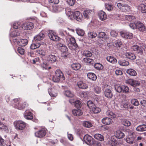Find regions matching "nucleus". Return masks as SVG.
<instances>
[{
  "label": "nucleus",
  "instance_id": "bb28decb",
  "mask_svg": "<svg viewBox=\"0 0 146 146\" xmlns=\"http://www.w3.org/2000/svg\"><path fill=\"white\" fill-rule=\"evenodd\" d=\"M21 31L18 29H15L10 34V36L11 37H15L20 35Z\"/></svg>",
  "mask_w": 146,
  "mask_h": 146
},
{
  "label": "nucleus",
  "instance_id": "39448f33",
  "mask_svg": "<svg viewBox=\"0 0 146 146\" xmlns=\"http://www.w3.org/2000/svg\"><path fill=\"white\" fill-rule=\"evenodd\" d=\"M135 135L133 131L128 130V143L131 144L129 146H137V144L134 141Z\"/></svg>",
  "mask_w": 146,
  "mask_h": 146
},
{
  "label": "nucleus",
  "instance_id": "f257e3e1",
  "mask_svg": "<svg viewBox=\"0 0 146 146\" xmlns=\"http://www.w3.org/2000/svg\"><path fill=\"white\" fill-rule=\"evenodd\" d=\"M125 136L123 133L121 131L118 130L115 132L114 135L111 136L109 143L111 146H120L117 141V139L123 138Z\"/></svg>",
  "mask_w": 146,
  "mask_h": 146
},
{
  "label": "nucleus",
  "instance_id": "a211bd4d",
  "mask_svg": "<svg viewBox=\"0 0 146 146\" xmlns=\"http://www.w3.org/2000/svg\"><path fill=\"white\" fill-rule=\"evenodd\" d=\"M46 60L50 63H52L56 61V57L54 55L48 54L46 56Z\"/></svg>",
  "mask_w": 146,
  "mask_h": 146
},
{
  "label": "nucleus",
  "instance_id": "13d9d810",
  "mask_svg": "<svg viewBox=\"0 0 146 146\" xmlns=\"http://www.w3.org/2000/svg\"><path fill=\"white\" fill-rule=\"evenodd\" d=\"M50 10L53 12L57 13V6L56 5H52L50 8Z\"/></svg>",
  "mask_w": 146,
  "mask_h": 146
},
{
  "label": "nucleus",
  "instance_id": "6e6552de",
  "mask_svg": "<svg viewBox=\"0 0 146 146\" xmlns=\"http://www.w3.org/2000/svg\"><path fill=\"white\" fill-rule=\"evenodd\" d=\"M34 26L33 23L30 22H25L21 25V28L25 30H30L33 29Z\"/></svg>",
  "mask_w": 146,
  "mask_h": 146
},
{
  "label": "nucleus",
  "instance_id": "0eeeda50",
  "mask_svg": "<svg viewBox=\"0 0 146 146\" xmlns=\"http://www.w3.org/2000/svg\"><path fill=\"white\" fill-rule=\"evenodd\" d=\"M13 42L15 46H17L18 45L21 46H25L28 43V41L27 39H21L18 40L15 38L13 40Z\"/></svg>",
  "mask_w": 146,
  "mask_h": 146
},
{
  "label": "nucleus",
  "instance_id": "774afa93",
  "mask_svg": "<svg viewBox=\"0 0 146 146\" xmlns=\"http://www.w3.org/2000/svg\"><path fill=\"white\" fill-rule=\"evenodd\" d=\"M106 36V33H105L103 32H100L99 33L98 37L99 38H103L105 37Z\"/></svg>",
  "mask_w": 146,
  "mask_h": 146
},
{
  "label": "nucleus",
  "instance_id": "473e14b6",
  "mask_svg": "<svg viewBox=\"0 0 146 146\" xmlns=\"http://www.w3.org/2000/svg\"><path fill=\"white\" fill-rule=\"evenodd\" d=\"M87 76L89 79L92 80H95L97 79V77L96 75L94 73L92 72L88 73Z\"/></svg>",
  "mask_w": 146,
  "mask_h": 146
},
{
  "label": "nucleus",
  "instance_id": "cd10ccee",
  "mask_svg": "<svg viewBox=\"0 0 146 146\" xmlns=\"http://www.w3.org/2000/svg\"><path fill=\"white\" fill-rule=\"evenodd\" d=\"M40 45L39 42L33 40L31 46V48L32 49H34L39 47Z\"/></svg>",
  "mask_w": 146,
  "mask_h": 146
},
{
  "label": "nucleus",
  "instance_id": "69168bd1",
  "mask_svg": "<svg viewBox=\"0 0 146 146\" xmlns=\"http://www.w3.org/2000/svg\"><path fill=\"white\" fill-rule=\"evenodd\" d=\"M110 35L112 37H116L117 36L118 33L117 32H116L115 31L112 30L110 32Z\"/></svg>",
  "mask_w": 146,
  "mask_h": 146
},
{
  "label": "nucleus",
  "instance_id": "f03ea898",
  "mask_svg": "<svg viewBox=\"0 0 146 146\" xmlns=\"http://www.w3.org/2000/svg\"><path fill=\"white\" fill-rule=\"evenodd\" d=\"M66 40L67 44L71 49H75L78 47L77 44L76 42L75 38L70 35L66 36Z\"/></svg>",
  "mask_w": 146,
  "mask_h": 146
},
{
  "label": "nucleus",
  "instance_id": "ea45409f",
  "mask_svg": "<svg viewBox=\"0 0 146 146\" xmlns=\"http://www.w3.org/2000/svg\"><path fill=\"white\" fill-rule=\"evenodd\" d=\"M92 53L89 51H85L83 53V56H85L86 57L89 58L92 56Z\"/></svg>",
  "mask_w": 146,
  "mask_h": 146
},
{
  "label": "nucleus",
  "instance_id": "052dcab7",
  "mask_svg": "<svg viewBox=\"0 0 146 146\" xmlns=\"http://www.w3.org/2000/svg\"><path fill=\"white\" fill-rule=\"evenodd\" d=\"M59 33L60 35H61L62 36H63V37H64L65 38L66 36L67 35H69L68 34L66 31H62V30H60L59 31Z\"/></svg>",
  "mask_w": 146,
  "mask_h": 146
},
{
  "label": "nucleus",
  "instance_id": "4d7b16f0",
  "mask_svg": "<svg viewBox=\"0 0 146 146\" xmlns=\"http://www.w3.org/2000/svg\"><path fill=\"white\" fill-rule=\"evenodd\" d=\"M17 51L22 55L24 54L25 53L24 49L21 47H19L18 48Z\"/></svg>",
  "mask_w": 146,
  "mask_h": 146
},
{
  "label": "nucleus",
  "instance_id": "423d86ee",
  "mask_svg": "<svg viewBox=\"0 0 146 146\" xmlns=\"http://www.w3.org/2000/svg\"><path fill=\"white\" fill-rule=\"evenodd\" d=\"M14 125L15 128L17 130H22L25 129L26 126V123L21 120H19L14 122Z\"/></svg>",
  "mask_w": 146,
  "mask_h": 146
},
{
  "label": "nucleus",
  "instance_id": "09e8293b",
  "mask_svg": "<svg viewBox=\"0 0 146 146\" xmlns=\"http://www.w3.org/2000/svg\"><path fill=\"white\" fill-rule=\"evenodd\" d=\"M88 36L90 38H94L97 36V34L96 32H90L88 33Z\"/></svg>",
  "mask_w": 146,
  "mask_h": 146
},
{
  "label": "nucleus",
  "instance_id": "49530a36",
  "mask_svg": "<svg viewBox=\"0 0 146 146\" xmlns=\"http://www.w3.org/2000/svg\"><path fill=\"white\" fill-rule=\"evenodd\" d=\"M64 94L68 97H72L74 96L73 93L68 90L64 92Z\"/></svg>",
  "mask_w": 146,
  "mask_h": 146
},
{
  "label": "nucleus",
  "instance_id": "a878e982",
  "mask_svg": "<svg viewBox=\"0 0 146 146\" xmlns=\"http://www.w3.org/2000/svg\"><path fill=\"white\" fill-rule=\"evenodd\" d=\"M69 102L72 104H74L77 108H80L81 106V103L79 100H69Z\"/></svg>",
  "mask_w": 146,
  "mask_h": 146
},
{
  "label": "nucleus",
  "instance_id": "3c124183",
  "mask_svg": "<svg viewBox=\"0 0 146 146\" xmlns=\"http://www.w3.org/2000/svg\"><path fill=\"white\" fill-rule=\"evenodd\" d=\"M106 115L108 117L111 118H114L115 117V114L112 111H107Z\"/></svg>",
  "mask_w": 146,
  "mask_h": 146
},
{
  "label": "nucleus",
  "instance_id": "79ce46f5",
  "mask_svg": "<svg viewBox=\"0 0 146 146\" xmlns=\"http://www.w3.org/2000/svg\"><path fill=\"white\" fill-rule=\"evenodd\" d=\"M77 34L80 36H83L84 34V32L82 29L78 28L76 29Z\"/></svg>",
  "mask_w": 146,
  "mask_h": 146
},
{
  "label": "nucleus",
  "instance_id": "2f4dec72",
  "mask_svg": "<svg viewBox=\"0 0 146 146\" xmlns=\"http://www.w3.org/2000/svg\"><path fill=\"white\" fill-rule=\"evenodd\" d=\"M71 66L72 68L75 70H79L81 66V64L78 63H74L71 64Z\"/></svg>",
  "mask_w": 146,
  "mask_h": 146
},
{
  "label": "nucleus",
  "instance_id": "6ab92c4d",
  "mask_svg": "<svg viewBox=\"0 0 146 146\" xmlns=\"http://www.w3.org/2000/svg\"><path fill=\"white\" fill-rule=\"evenodd\" d=\"M44 37V33L42 31H41L38 35L34 37L33 40L39 42V41L42 40Z\"/></svg>",
  "mask_w": 146,
  "mask_h": 146
},
{
  "label": "nucleus",
  "instance_id": "0e129e2a",
  "mask_svg": "<svg viewBox=\"0 0 146 146\" xmlns=\"http://www.w3.org/2000/svg\"><path fill=\"white\" fill-rule=\"evenodd\" d=\"M51 90L50 89H49L48 90V93L51 97H55L56 96L57 94L56 93L53 92H50Z\"/></svg>",
  "mask_w": 146,
  "mask_h": 146
},
{
  "label": "nucleus",
  "instance_id": "8fccbe9b",
  "mask_svg": "<svg viewBox=\"0 0 146 146\" xmlns=\"http://www.w3.org/2000/svg\"><path fill=\"white\" fill-rule=\"evenodd\" d=\"M87 105L88 108L91 109V110L95 106L94 103L92 101L90 100L88 101L87 103Z\"/></svg>",
  "mask_w": 146,
  "mask_h": 146
},
{
  "label": "nucleus",
  "instance_id": "c756f323",
  "mask_svg": "<svg viewBox=\"0 0 146 146\" xmlns=\"http://www.w3.org/2000/svg\"><path fill=\"white\" fill-rule=\"evenodd\" d=\"M77 85L78 87L81 89H86L88 88V86L85 82L80 81L77 82Z\"/></svg>",
  "mask_w": 146,
  "mask_h": 146
},
{
  "label": "nucleus",
  "instance_id": "9d476101",
  "mask_svg": "<svg viewBox=\"0 0 146 146\" xmlns=\"http://www.w3.org/2000/svg\"><path fill=\"white\" fill-rule=\"evenodd\" d=\"M46 133V129L42 128L35 132V135L37 137L42 138L45 135Z\"/></svg>",
  "mask_w": 146,
  "mask_h": 146
},
{
  "label": "nucleus",
  "instance_id": "393cba45",
  "mask_svg": "<svg viewBox=\"0 0 146 146\" xmlns=\"http://www.w3.org/2000/svg\"><path fill=\"white\" fill-rule=\"evenodd\" d=\"M72 112L74 115L77 116H80L83 113L81 110L78 108L73 109L72 110Z\"/></svg>",
  "mask_w": 146,
  "mask_h": 146
},
{
  "label": "nucleus",
  "instance_id": "aec40b11",
  "mask_svg": "<svg viewBox=\"0 0 146 146\" xmlns=\"http://www.w3.org/2000/svg\"><path fill=\"white\" fill-rule=\"evenodd\" d=\"M128 84L134 87L139 86L140 85L139 81L130 79H128Z\"/></svg>",
  "mask_w": 146,
  "mask_h": 146
},
{
  "label": "nucleus",
  "instance_id": "e433bc0d",
  "mask_svg": "<svg viewBox=\"0 0 146 146\" xmlns=\"http://www.w3.org/2000/svg\"><path fill=\"white\" fill-rule=\"evenodd\" d=\"M83 125L87 128H90L93 125L91 122L89 121H84L83 123Z\"/></svg>",
  "mask_w": 146,
  "mask_h": 146
},
{
  "label": "nucleus",
  "instance_id": "ddd939ff",
  "mask_svg": "<svg viewBox=\"0 0 146 146\" xmlns=\"http://www.w3.org/2000/svg\"><path fill=\"white\" fill-rule=\"evenodd\" d=\"M82 17V14L79 11H76L74 12L73 18L76 19L78 21L81 22Z\"/></svg>",
  "mask_w": 146,
  "mask_h": 146
},
{
  "label": "nucleus",
  "instance_id": "c85d7f7f",
  "mask_svg": "<svg viewBox=\"0 0 146 146\" xmlns=\"http://www.w3.org/2000/svg\"><path fill=\"white\" fill-rule=\"evenodd\" d=\"M106 60L109 62L113 64H116L117 62V60L115 58L111 56H107Z\"/></svg>",
  "mask_w": 146,
  "mask_h": 146
},
{
  "label": "nucleus",
  "instance_id": "f704fd0d",
  "mask_svg": "<svg viewBox=\"0 0 146 146\" xmlns=\"http://www.w3.org/2000/svg\"><path fill=\"white\" fill-rule=\"evenodd\" d=\"M137 131H146V125L143 124L138 126L136 128Z\"/></svg>",
  "mask_w": 146,
  "mask_h": 146
},
{
  "label": "nucleus",
  "instance_id": "7ed1b4c3",
  "mask_svg": "<svg viewBox=\"0 0 146 146\" xmlns=\"http://www.w3.org/2000/svg\"><path fill=\"white\" fill-rule=\"evenodd\" d=\"M12 103L13 107L19 110L22 109L28 105L26 102H24L23 103L17 99H14L12 101Z\"/></svg>",
  "mask_w": 146,
  "mask_h": 146
},
{
  "label": "nucleus",
  "instance_id": "f3484780",
  "mask_svg": "<svg viewBox=\"0 0 146 146\" xmlns=\"http://www.w3.org/2000/svg\"><path fill=\"white\" fill-rule=\"evenodd\" d=\"M24 115V117L27 120H31L33 118V114L29 110H26Z\"/></svg>",
  "mask_w": 146,
  "mask_h": 146
},
{
  "label": "nucleus",
  "instance_id": "e2e57ef3",
  "mask_svg": "<svg viewBox=\"0 0 146 146\" xmlns=\"http://www.w3.org/2000/svg\"><path fill=\"white\" fill-rule=\"evenodd\" d=\"M122 45V43L119 41H116L113 44V45L117 48L120 47Z\"/></svg>",
  "mask_w": 146,
  "mask_h": 146
},
{
  "label": "nucleus",
  "instance_id": "72a5a7b5",
  "mask_svg": "<svg viewBox=\"0 0 146 146\" xmlns=\"http://www.w3.org/2000/svg\"><path fill=\"white\" fill-rule=\"evenodd\" d=\"M138 9L142 13H146V5L143 4H141L138 6Z\"/></svg>",
  "mask_w": 146,
  "mask_h": 146
},
{
  "label": "nucleus",
  "instance_id": "c03bdc74",
  "mask_svg": "<svg viewBox=\"0 0 146 146\" xmlns=\"http://www.w3.org/2000/svg\"><path fill=\"white\" fill-rule=\"evenodd\" d=\"M0 129L7 132L8 129L7 127L0 121Z\"/></svg>",
  "mask_w": 146,
  "mask_h": 146
},
{
  "label": "nucleus",
  "instance_id": "2eb2a0df",
  "mask_svg": "<svg viewBox=\"0 0 146 146\" xmlns=\"http://www.w3.org/2000/svg\"><path fill=\"white\" fill-rule=\"evenodd\" d=\"M36 52L42 56H47L50 53V50L48 49H37L36 50Z\"/></svg>",
  "mask_w": 146,
  "mask_h": 146
},
{
  "label": "nucleus",
  "instance_id": "603ef678",
  "mask_svg": "<svg viewBox=\"0 0 146 146\" xmlns=\"http://www.w3.org/2000/svg\"><path fill=\"white\" fill-rule=\"evenodd\" d=\"M121 36L124 38H128V34L125 31H121L120 33Z\"/></svg>",
  "mask_w": 146,
  "mask_h": 146
},
{
  "label": "nucleus",
  "instance_id": "9b49d317",
  "mask_svg": "<svg viewBox=\"0 0 146 146\" xmlns=\"http://www.w3.org/2000/svg\"><path fill=\"white\" fill-rule=\"evenodd\" d=\"M48 35L50 38L52 40L57 41L60 39V38L56 35L52 31H50L48 33Z\"/></svg>",
  "mask_w": 146,
  "mask_h": 146
},
{
  "label": "nucleus",
  "instance_id": "4be33fe9",
  "mask_svg": "<svg viewBox=\"0 0 146 146\" xmlns=\"http://www.w3.org/2000/svg\"><path fill=\"white\" fill-rule=\"evenodd\" d=\"M98 17L102 21L105 20L107 18L106 13L103 11H100L99 12Z\"/></svg>",
  "mask_w": 146,
  "mask_h": 146
},
{
  "label": "nucleus",
  "instance_id": "338daca9",
  "mask_svg": "<svg viewBox=\"0 0 146 146\" xmlns=\"http://www.w3.org/2000/svg\"><path fill=\"white\" fill-rule=\"evenodd\" d=\"M66 2L69 5L72 6L74 5L75 2V0H67Z\"/></svg>",
  "mask_w": 146,
  "mask_h": 146
},
{
  "label": "nucleus",
  "instance_id": "7c9ffc66",
  "mask_svg": "<svg viewBox=\"0 0 146 146\" xmlns=\"http://www.w3.org/2000/svg\"><path fill=\"white\" fill-rule=\"evenodd\" d=\"M102 123L105 125H110L112 122L111 119L109 117H105L102 119Z\"/></svg>",
  "mask_w": 146,
  "mask_h": 146
},
{
  "label": "nucleus",
  "instance_id": "37998d69",
  "mask_svg": "<svg viewBox=\"0 0 146 146\" xmlns=\"http://www.w3.org/2000/svg\"><path fill=\"white\" fill-rule=\"evenodd\" d=\"M94 66L96 69L99 70L102 69L103 68V66L102 65L99 63H95L94 64Z\"/></svg>",
  "mask_w": 146,
  "mask_h": 146
},
{
  "label": "nucleus",
  "instance_id": "680f3d73",
  "mask_svg": "<svg viewBox=\"0 0 146 146\" xmlns=\"http://www.w3.org/2000/svg\"><path fill=\"white\" fill-rule=\"evenodd\" d=\"M136 56L135 55L132 53H128V59L131 60L135 59Z\"/></svg>",
  "mask_w": 146,
  "mask_h": 146
},
{
  "label": "nucleus",
  "instance_id": "5fc2aeb1",
  "mask_svg": "<svg viewBox=\"0 0 146 146\" xmlns=\"http://www.w3.org/2000/svg\"><path fill=\"white\" fill-rule=\"evenodd\" d=\"M131 103L133 105L137 106L139 105V103L137 99H133L131 100Z\"/></svg>",
  "mask_w": 146,
  "mask_h": 146
},
{
  "label": "nucleus",
  "instance_id": "6e6d98bb",
  "mask_svg": "<svg viewBox=\"0 0 146 146\" xmlns=\"http://www.w3.org/2000/svg\"><path fill=\"white\" fill-rule=\"evenodd\" d=\"M115 90L118 92H121L122 91V86L116 85L115 86Z\"/></svg>",
  "mask_w": 146,
  "mask_h": 146
},
{
  "label": "nucleus",
  "instance_id": "dca6fc26",
  "mask_svg": "<svg viewBox=\"0 0 146 146\" xmlns=\"http://www.w3.org/2000/svg\"><path fill=\"white\" fill-rule=\"evenodd\" d=\"M56 46L63 53L66 52L68 51V49L66 46L60 42L57 44Z\"/></svg>",
  "mask_w": 146,
  "mask_h": 146
},
{
  "label": "nucleus",
  "instance_id": "412c9836",
  "mask_svg": "<svg viewBox=\"0 0 146 146\" xmlns=\"http://www.w3.org/2000/svg\"><path fill=\"white\" fill-rule=\"evenodd\" d=\"M83 60L87 65H93L94 63V61L93 59L88 57L84 58Z\"/></svg>",
  "mask_w": 146,
  "mask_h": 146
},
{
  "label": "nucleus",
  "instance_id": "a18cd8bd",
  "mask_svg": "<svg viewBox=\"0 0 146 146\" xmlns=\"http://www.w3.org/2000/svg\"><path fill=\"white\" fill-rule=\"evenodd\" d=\"M128 74L133 76H136L137 74L136 72L134 70L131 69H128Z\"/></svg>",
  "mask_w": 146,
  "mask_h": 146
},
{
  "label": "nucleus",
  "instance_id": "864d4df0",
  "mask_svg": "<svg viewBox=\"0 0 146 146\" xmlns=\"http://www.w3.org/2000/svg\"><path fill=\"white\" fill-rule=\"evenodd\" d=\"M94 91L97 94H99L101 92V88L97 86L94 87Z\"/></svg>",
  "mask_w": 146,
  "mask_h": 146
},
{
  "label": "nucleus",
  "instance_id": "b1692460",
  "mask_svg": "<svg viewBox=\"0 0 146 146\" xmlns=\"http://www.w3.org/2000/svg\"><path fill=\"white\" fill-rule=\"evenodd\" d=\"M132 50L137 52V53H141L142 52V50L141 47L137 45H134L131 47Z\"/></svg>",
  "mask_w": 146,
  "mask_h": 146
},
{
  "label": "nucleus",
  "instance_id": "4468645a",
  "mask_svg": "<svg viewBox=\"0 0 146 146\" xmlns=\"http://www.w3.org/2000/svg\"><path fill=\"white\" fill-rule=\"evenodd\" d=\"M136 28L141 32H144L146 30V29L145 26L140 21H137L136 23Z\"/></svg>",
  "mask_w": 146,
  "mask_h": 146
},
{
  "label": "nucleus",
  "instance_id": "a19ab883",
  "mask_svg": "<svg viewBox=\"0 0 146 146\" xmlns=\"http://www.w3.org/2000/svg\"><path fill=\"white\" fill-rule=\"evenodd\" d=\"M91 110L94 113H98L101 111V110L100 108L96 106H95L92 108Z\"/></svg>",
  "mask_w": 146,
  "mask_h": 146
},
{
  "label": "nucleus",
  "instance_id": "20e7f679",
  "mask_svg": "<svg viewBox=\"0 0 146 146\" xmlns=\"http://www.w3.org/2000/svg\"><path fill=\"white\" fill-rule=\"evenodd\" d=\"M65 78L62 72L60 70H56L55 74L52 77V80L55 82H58L60 80H65Z\"/></svg>",
  "mask_w": 146,
  "mask_h": 146
},
{
  "label": "nucleus",
  "instance_id": "f8f14e48",
  "mask_svg": "<svg viewBox=\"0 0 146 146\" xmlns=\"http://www.w3.org/2000/svg\"><path fill=\"white\" fill-rule=\"evenodd\" d=\"M111 88H105L104 90V93L106 97L108 98H111L113 96V94L111 90Z\"/></svg>",
  "mask_w": 146,
  "mask_h": 146
},
{
  "label": "nucleus",
  "instance_id": "1a4fd4ad",
  "mask_svg": "<svg viewBox=\"0 0 146 146\" xmlns=\"http://www.w3.org/2000/svg\"><path fill=\"white\" fill-rule=\"evenodd\" d=\"M83 139L85 143L88 145H91L94 143V139L88 134H86L84 136Z\"/></svg>",
  "mask_w": 146,
  "mask_h": 146
},
{
  "label": "nucleus",
  "instance_id": "bf43d9fd",
  "mask_svg": "<svg viewBox=\"0 0 146 146\" xmlns=\"http://www.w3.org/2000/svg\"><path fill=\"white\" fill-rule=\"evenodd\" d=\"M106 8L108 11H110L112 10L113 7L112 5L109 4H105Z\"/></svg>",
  "mask_w": 146,
  "mask_h": 146
},
{
  "label": "nucleus",
  "instance_id": "4c0bfd02",
  "mask_svg": "<svg viewBox=\"0 0 146 146\" xmlns=\"http://www.w3.org/2000/svg\"><path fill=\"white\" fill-rule=\"evenodd\" d=\"M20 23V22H15L13 23L12 27L15 29H18L20 30V27L21 28Z\"/></svg>",
  "mask_w": 146,
  "mask_h": 146
},
{
  "label": "nucleus",
  "instance_id": "5701e85b",
  "mask_svg": "<svg viewBox=\"0 0 146 146\" xmlns=\"http://www.w3.org/2000/svg\"><path fill=\"white\" fill-rule=\"evenodd\" d=\"M93 13V11L90 10H86L84 11L83 14L84 17L88 19L92 16Z\"/></svg>",
  "mask_w": 146,
  "mask_h": 146
},
{
  "label": "nucleus",
  "instance_id": "58836bf2",
  "mask_svg": "<svg viewBox=\"0 0 146 146\" xmlns=\"http://www.w3.org/2000/svg\"><path fill=\"white\" fill-rule=\"evenodd\" d=\"M74 12L72 11H69L66 12V14L68 17V18L71 20H72L74 16Z\"/></svg>",
  "mask_w": 146,
  "mask_h": 146
},
{
  "label": "nucleus",
  "instance_id": "de8ad7c7",
  "mask_svg": "<svg viewBox=\"0 0 146 146\" xmlns=\"http://www.w3.org/2000/svg\"><path fill=\"white\" fill-rule=\"evenodd\" d=\"M118 62L121 66H126L128 65V61L125 60H119Z\"/></svg>",
  "mask_w": 146,
  "mask_h": 146
},
{
  "label": "nucleus",
  "instance_id": "c9c22d12",
  "mask_svg": "<svg viewBox=\"0 0 146 146\" xmlns=\"http://www.w3.org/2000/svg\"><path fill=\"white\" fill-rule=\"evenodd\" d=\"M94 137L95 138L100 141H103L104 140V137L100 134H96L94 135Z\"/></svg>",
  "mask_w": 146,
  "mask_h": 146
}]
</instances>
